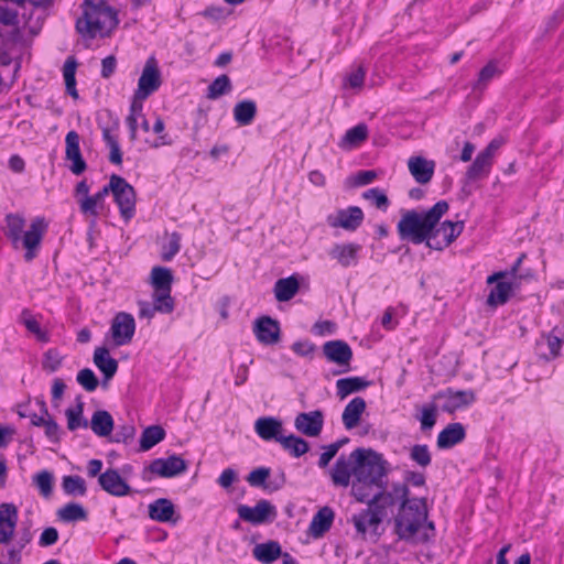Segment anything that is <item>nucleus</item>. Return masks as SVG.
I'll list each match as a JSON object with an SVG mask.
<instances>
[{
    "label": "nucleus",
    "mask_w": 564,
    "mask_h": 564,
    "mask_svg": "<svg viewBox=\"0 0 564 564\" xmlns=\"http://www.w3.org/2000/svg\"><path fill=\"white\" fill-rule=\"evenodd\" d=\"M410 490L406 484L392 485L391 491L384 488L373 494L372 502H379L387 510L388 507L400 502L397 516L393 519V532L399 540L412 545L426 544L435 536V525L429 521V509L425 498H409Z\"/></svg>",
    "instance_id": "1"
},
{
    "label": "nucleus",
    "mask_w": 564,
    "mask_h": 564,
    "mask_svg": "<svg viewBox=\"0 0 564 564\" xmlns=\"http://www.w3.org/2000/svg\"><path fill=\"white\" fill-rule=\"evenodd\" d=\"M448 209L449 205L446 200H438L425 212H417L415 209L403 212L397 225L400 239L414 245L425 242L429 247L434 226L438 225L441 218Z\"/></svg>",
    "instance_id": "2"
},
{
    "label": "nucleus",
    "mask_w": 564,
    "mask_h": 564,
    "mask_svg": "<svg viewBox=\"0 0 564 564\" xmlns=\"http://www.w3.org/2000/svg\"><path fill=\"white\" fill-rule=\"evenodd\" d=\"M83 15L76 21V31L84 37L108 36L118 25V13L104 0H84Z\"/></svg>",
    "instance_id": "3"
},
{
    "label": "nucleus",
    "mask_w": 564,
    "mask_h": 564,
    "mask_svg": "<svg viewBox=\"0 0 564 564\" xmlns=\"http://www.w3.org/2000/svg\"><path fill=\"white\" fill-rule=\"evenodd\" d=\"M24 226L25 219L21 214H8L6 216L4 235L11 240L14 248L22 245L25 249L24 260L30 262L37 256L47 224L43 217H36L22 236Z\"/></svg>",
    "instance_id": "4"
},
{
    "label": "nucleus",
    "mask_w": 564,
    "mask_h": 564,
    "mask_svg": "<svg viewBox=\"0 0 564 564\" xmlns=\"http://www.w3.org/2000/svg\"><path fill=\"white\" fill-rule=\"evenodd\" d=\"M355 462V478L358 481L375 484L377 488H386L383 478L387 476V462L382 455L371 448H356L351 452Z\"/></svg>",
    "instance_id": "5"
},
{
    "label": "nucleus",
    "mask_w": 564,
    "mask_h": 564,
    "mask_svg": "<svg viewBox=\"0 0 564 564\" xmlns=\"http://www.w3.org/2000/svg\"><path fill=\"white\" fill-rule=\"evenodd\" d=\"M109 188L119 207L121 217L124 221H129L135 214L137 195L133 186L122 176L112 174L109 180Z\"/></svg>",
    "instance_id": "6"
},
{
    "label": "nucleus",
    "mask_w": 564,
    "mask_h": 564,
    "mask_svg": "<svg viewBox=\"0 0 564 564\" xmlns=\"http://www.w3.org/2000/svg\"><path fill=\"white\" fill-rule=\"evenodd\" d=\"M387 517V510L379 502L373 503L372 498L368 501V507L359 513L352 516V523L358 533L366 534L371 530L377 534L379 525Z\"/></svg>",
    "instance_id": "7"
},
{
    "label": "nucleus",
    "mask_w": 564,
    "mask_h": 564,
    "mask_svg": "<svg viewBox=\"0 0 564 564\" xmlns=\"http://www.w3.org/2000/svg\"><path fill=\"white\" fill-rule=\"evenodd\" d=\"M433 401H444L441 405V410L453 414L458 410L469 406L476 399L473 390H454L447 388L436 392L432 397Z\"/></svg>",
    "instance_id": "8"
},
{
    "label": "nucleus",
    "mask_w": 564,
    "mask_h": 564,
    "mask_svg": "<svg viewBox=\"0 0 564 564\" xmlns=\"http://www.w3.org/2000/svg\"><path fill=\"white\" fill-rule=\"evenodd\" d=\"M463 230L464 221L445 220L438 223V225L434 226L429 248L438 251L444 250L455 241Z\"/></svg>",
    "instance_id": "9"
},
{
    "label": "nucleus",
    "mask_w": 564,
    "mask_h": 564,
    "mask_svg": "<svg viewBox=\"0 0 564 564\" xmlns=\"http://www.w3.org/2000/svg\"><path fill=\"white\" fill-rule=\"evenodd\" d=\"M237 512L241 520L252 524L265 523L276 517L275 507L264 499L259 500L254 507L239 505Z\"/></svg>",
    "instance_id": "10"
},
{
    "label": "nucleus",
    "mask_w": 564,
    "mask_h": 564,
    "mask_svg": "<svg viewBox=\"0 0 564 564\" xmlns=\"http://www.w3.org/2000/svg\"><path fill=\"white\" fill-rule=\"evenodd\" d=\"M161 73L154 57H150L143 67L142 74L138 80L137 98L147 99L161 86Z\"/></svg>",
    "instance_id": "11"
},
{
    "label": "nucleus",
    "mask_w": 564,
    "mask_h": 564,
    "mask_svg": "<svg viewBox=\"0 0 564 564\" xmlns=\"http://www.w3.org/2000/svg\"><path fill=\"white\" fill-rule=\"evenodd\" d=\"M35 405L39 408V413L33 415L31 425L43 427L45 436L54 444L61 441V427L57 422L50 414L45 401L41 398L35 399Z\"/></svg>",
    "instance_id": "12"
},
{
    "label": "nucleus",
    "mask_w": 564,
    "mask_h": 564,
    "mask_svg": "<svg viewBox=\"0 0 564 564\" xmlns=\"http://www.w3.org/2000/svg\"><path fill=\"white\" fill-rule=\"evenodd\" d=\"M110 332L116 346H123L131 343L135 332L133 316L126 312L118 313L111 322Z\"/></svg>",
    "instance_id": "13"
},
{
    "label": "nucleus",
    "mask_w": 564,
    "mask_h": 564,
    "mask_svg": "<svg viewBox=\"0 0 564 564\" xmlns=\"http://www.w3.org/2000/svg\"><path fill=\"white\" fill-rule=\"evenodd\" d=\"M365 218L364 212L358 206H350L345 209H338L335 215L327 217V224L332 228H343L347 231H356Z\"/></svg>",
    "instance_id": "14"
},
{
    "label": "nucleus",
    "mask_w": 564,
    "mask_h": 564,
    "mask_svg": "<svg viewBox=\"0 0 564 564\" xmlns=\"http://www.w3.org/2000/svg\"><path fill=\"white\" fill-rule=\"evenodd\" d=\"M188 465L178 455H171L167 458H156L151 462L148 470L164 478H172L185 473Z\"/></svg>",
    "instance_id": "15"
},
{
    "label": "nucleus",
    "mask_w": 564,
    "mask_h": 564,
    "mask_svg": "<svg viewBox=\"0 0 564 564\" xmlns=\"http://www.w3.org/2000/svg\"><path fill=\"white\" fill-rule=\"evenodd\" d=\"M253 333L259 343L275 345L281 339V328L276 319L270 316H261L256 319Z\"/></svg>",
    "instance_id": "16"
},
{
    "label": "nucleus",
    "mask_w": 564,
    "mask_h": 564,
    "mask_svg": "<svg viewBox=\"0 0 564 564\" xmlns=\"http://www.w3.org/2000/svg\"><path fill=\"white\" fill-rule=\"evenodd\" d=\"M294 426L300 433L308 437H316L323 430L324 414L321 410L301 412L294 420Z\"/></svg>",
    "instance_id": "17"
},
{
    "label": "nucleus",
    "mask_w": 564,
    "mask_h": 564,
    "mask_svg": "<svg viewBox=\"0 0 564 564\" xmlns=\"http://www.w3.org/2000/svg\"><path fill=\"white\" fill-rule=\"evenodd\" d=\"M98 484L102 490L115 497H123L131 492V487L115 468H108L98 476Z\"/></svg>",
    "instance_id": "18"
},
{
    "label": "nucleus",
    "mask_w": 564,
    "mask_h": 564,
    "mask_svg": "<svg viewBox=\"0 0 564 564\" xmlns=\"http://www.w3.org/2000/svg\"><path fill=\"white\" fill-rule=\"evenodd\" d=\"M323 354L326 359L338 366H345L347 371L352 359V350L350 346L340 339L329 340L323 345Z\"/></svg>",
    "instance_id": "19"
},
{
    "label": "nucleus",
    "mask_w": 564,
    "mask_h": 564,
    "mask_svg": "<svg viewBox=\"0 0 564 564\" xmlns=\"http://www.w3.org/2000/svg\"><path fill=\"white\" fill-rule=\"evenodd\" d=\"M332 482L336 487H348L351 476L355 477V462L351 453L349 455L341 454L329 470Z\"/></svg>",
    "instance_id": "20"
},
{
    "label": "nucleus",
    "mask_w": 564,
    "mask_h": 564,
    "mask_svg": "<svg viewBox=\"0 0 564 564\" xmlns=\"http://www.w3.org/2000/svg\"><path fill=\"white\" fill-rule=\"evenodd\" d=\"M18 523V508L14 503L2 502L0 505V544H8Z\"/></svg>",
    "instance_id": "21"
},
{
    "label": "nucleus",
    "mask_w": 564,
    "mask_h": 564,
    "mask_svg": "<svg viewBox=\"0 0 564 564\" xmlns=\"http://www.w3.org/2000/svg\"><path fill=\"white\" fill-rule=\"evenodd\" d=\"M507 274H508L507 272L501 271V272H496L487 278L488 284H491V283L498 281L497 284L491 289V291L487 297L488 305H490V306L502 305L509 300V297L512 293V290H513L512 283L501 281V279H503Z\"/></svg>",
    "instance_id": "22"
},
{
    "label": "nucleus",
    "mask_w": 564,
    "mask_h": 564,
    "mask_svg": "<svg viewBox=\"0 0 564 564\" xmlns=\"http://www.w3.org/2000/svg\"><path fill=\"white\" fill-rule=\"evenodd\" d=\"M65 143H66V151H65L66 159L72 161V165L69 166V170L75 175H80L87 169V164L80 153L79 134L74 130L69 131L66 134Z\"/></svg>",
    "instance_id": "23"
},
{
    "label": "nucleus",
    "mask_w": 564,
    "mask_h": 564,
    "mask_svg": "<svg viewBox=\"0 0 564 564\" xmlns=\"http://www.w3.org/2000/svg\"><path fill=\"white\" fill-rule=\"evenodd\" d=\"M361 246L355 242L335 243L328 251L329 257L343 268H349L358 263V253Z\"/></svg>",
    "instance_id": "24"
},
{
    "label": "nucleus",
    "mask_w": 564,
    "mask_h": 564,
    "mask_svg": "<svg viewBox=\"0 0 564 564\" xmlns=\"http://www.w3.org/2000/svg\"><path fill=\"white\" fill-rule=\"evenodd\" d=\"M254 431L263 441H275L283 436V423L274 416H261L254 422Z\"/></svg>",
    "instance_id": "25"
},
{
    "label": "nucleus",
    "mask_w": 564,
    "mask_h": 564,
    "mask_svg": "<svg viewBox=\"0 0 564 564\" xmlns=\"http://www.w3.org/2000/svg\"><path fill=\"white\" fill-rule=\"evenodd\" d=\"M408 167L419 184H427L434 175L435 162L423 156H411Z\"/></svg>",
    "instance_id": "26"
},
{
    "label": "nucleus",
    "mask_w": 564,
    "mask_h": 564,
    "mask_svg": "<svg viewBox=\"0 0 564 564\" xmlns=\"http://www.w3.org/2000/svg\"><path fill=\"white\" fill-rule=\"evenodd\" d=\"M466 437V430L462 423H449L437 435V447L441 449L452 448L462 443Z\"/></svg>",
    "instance_id": "27"
},
{
    "label": "nucleus",
    "mask_w": 564,
    "mask_h": 564,
    "mask_svg": "<svg viewBox=\"0 0 564 564\" xmlns=\"http://www.w3.org/2000/svg\"><path fill=\"white\" fill-rule=\"evenodd\" d=\"M94 364L104 373L102 386L112 379L118 370V361L110 356L108 348L97 347L94 352Z\"/></svg>",
    "instance_id": "28"
},
{
    "label": "nucleus",
    "mask_w": 564,
    "mask_h": 564,
    "mask_svg": "<svg viewBox=\"0 0 564 564\" xmlns=\"http://www.w3.org/2000/svg\"><path fill=\"white\" fill-rule=\"evenodd\" d=\"M335 513L329 507L321 508L313 517L308 533L315 539L322 538L332 527Z\"/></svg>",
    "instance_id": "29"
},
{
    "label": "nucleus",
    "mask_w": 564,
    "mask_h": 564,
    "mask_svg": "<svg viewBox=\"0 0 564 564\" xmlns=\"http://www.w3.org/2000/svg\"><path fill=\"white\" fill-rule=\"evenodd\" d=\"M366 406V401L361 397H356L348 402L341 414L343 424L347 430H352L359 424Z\"/></svg>",
    "instance_id": "30"
},
{
    "label": "nucleus",
    "mask_w": 564,
    "mask_h": 564,
    "mask_svg": "<svg viewBox=\"0 0 564 564\" xmlns=\"http://www.w3.org/2000/svg\"><path fill=\"white\" fill-rule=\"evenodd\" d=\"M175 507L170 499L159 498L149 505V517L158 522H175Z\"/></svg>",
    "instance_id": "31"
},
{
    "label": "nucleus",
    "mask_w": 564,
    "mask_h": 564,
    "mask_svg": "<svg viewBox=\"0 0 564 564\" xmlns=\"http://www.w3.org/2000/svg\"><path fill=\"white\" fill-rule=\"evenodd\" d=\"M111 192L109 188V183L105 185L98 193L95 195H86L79 199V208L80 212L85 215H90L96 218L99 215L98 208H101L105 202V197Z\"/></svg>",
    "instance_id": "32"
},
{
    "label": "nucleus",
    "mask_w": 564,
    "mask_h": 564,
    "mask_svg": "<svg viewBox=\"0 0 564 564\" xmlns=\"http://www.w3.org/2000/svg\"><path fill=\"white\" fill-rule=\"evenodd\" d=\"M536 347L542 358L547 361L553 360L560 356L562 339L552 332L550 334L542 335L536 341Z\"/></svg>",
    "instance_id": "33"
},
{
    "label": "nucleus",
    "mask_w": 564,
    "mask_h": 564,
    "mask_svg": "<svg viewBox=\"0 0 564 564\" xmlns=\"http://www.w3.org/2000/svg\"><path fill=\"white\" fill-rule=\"evenodd\" d=\"M88 424L93 432L99 437L109 436L115 425L111 414L106 410L95 411Z\"/></svg>",
    "instance_id": "34"
},
{
    "label": "nucleus",
    "mask_w": 564,
    "mask_h": 564,
    "mask_svg": "<svg viewBox=\"0 0 564 564\" xmlns=\"http://www.w3.org/2000/svg\"><path fill=\"white\" fill-rule=\"evenodd\" d=\"M300 289L299 280L291 275L289 278L279 279L274 284V295L279 302H288L294 297Z\"/></svg>",
    "instance_id": "35"
},
{
    "label": "nucleus",
    "mask_w": 564,
    "mask_h": 564,
    "mask_svg": "<svg viewBox=\"0 0 564 564\" xmlns=\"http://www.w3.org/2000/svg\"><path fill=\"white\" fill-rule=\"evenodd\" d=\"M369 386L370 381L361 377L341 378L336 381L337 395L344 399L351 393L365 390Z\"/></svg>",
    "instance_id": "36"
},
{
    "label": "nucleus",
    "mask_w": 564,
    "mask_h": 564,
    "mask_svg": "<svg viewBox=\"0 0 564 564\" xmlns=\"http://www.w3.org/2000/svg\"><path fill=\"white\" fill-rule=\"evenodd\" d=\"M491 164L492 159L485 153L479 152L471 165L466 171V180L470 182L488 175Z\"/></svg>",
    "instance_id": "37"
},
{
    "label": "nucleus",
    "mask_w": 564,
    "mask_h": 564,
    "mask_svg": "<svg viewBox=\"0 0 564 564\" xmlns=\"http://www.w3.org/2000/svg\"><path fill=\"white\" fill-rule=\"evenodd\" d=\"M257 115V104L251 99L237 102L234 107V118L240 126L250 124Z\"/></svg>",
    "instance_id": "38"
},
{
    "label": "nucleus",
    "mask_w": 564,
    "mask_h": 564,
    "mask_svg": "<svg viewBox=\"0 0 564 564\" xmlns=\"http://www.w3.org/2000/svg\"><path fill=\"white\" fill-rule=\"evenodd\" d=\"M281 545L276 541L258 544L253 549V556L263 564H271L281 556Z\"/></svg>",
    "instance_id": "39"
},
{
    "label": "nucleus",
    "mask_w": 564,
    "mask_h": 564,
    "mask_svg": "<svg viewBox=\"0 0 564 564\" xmlns=\"http://www.w3.org/2000/svg\"><path fill=\"white\" fill-rule=\"evenodd\" d=\"M279 443L281 444L282 448L286 451L290 455L293 457H301L305 453L308 452L310 445L308 443L294 434H291L289 436H282L281 440H279Z\"/></svg>",
    "instance_id": "40"
},
{
    "label": "nucleus",
    "mask_w": 564,
    "mask_h": 564,
    "mask_svg": "<svg viewBox=\"0 0 564 564\" xmlns=\"http://www.w3.org/2000/svg\"><path fill=\"white\" fill-rule=\"evenodd\" d=\"M165 438V431L161 425L145 427L140 437L141 451H149Z\"/></svg>",
    "instance_id": "41"
},
{
    "label": "nucleus",
    "mask_w": 564,
    "mask_h": 564,
    "mask_svg": "<svg viewBox=\"0 0 564 564\" xmlns=\"http://www.w3.org/2000/svg\"><path fill=\"white\" fill-rule=\"evenodd\" d=\"M173 275L169 268L154 267L151 271V283L154 291H171Z\"/></svg>",
    "instance_id": "42"
},
{
    "label": "nucleus",
    "mask_w": 564,
    "mask_h": 564,
    "mask_svg": "<svg viewBox=\"0 0 564 564\" xmlns=\"http://www.w3.org/2000/svg\"><path fill=\"white\" fill-rule=\"evenodd\" d=\"M270 475V468L267 467H259L253 469L247 477V481L252 487H264L270 488L271 490H278L280 489L283 484L285 482V475L284 473H281L280 476V482L274 486H265V479Z\"/></svg>",
    "instance_id": "43"
},
{
    "label": "nucleus",
    "mask_w": 564,
    "mask_h": 564,
    "mask_svg": "<svg viewBox=\"0 0 564 564\" xmlns=\"http://www.w3.org/2000/svg\"><path fill=\"white\" fill-rule=\"evenodd\" d=\"M436 402L437 401L432 400L430 403L422 405L420 409L421 413L416 416V419L420 421L421 431L423 432L431 431L436 424L438 411Z\"/></svg>",
    "instance_id": "44"
},
{
    "label": "nucleus",
    "mask_w": 564,
    "mask_h": 564,
    "mask_svg": "<svg viewBox=\"0 0 564 564\" xmlns=\"http://www.w3.org/2000/svg\"><path fill=\"white\" fill-rule=\"evenodd\" d=\"M368 138V127L365 123H359L351 129L347 130L340 141V147H357Z\"/></svg>",
    "instance_id": "45"
},
{
    "label": "nucleus",
    "mask_w": 564,
    "mask_h": 564,
    "mask_svg": "<svg viewBox=\"0 0 564 564\" xmlns=\"http://www.w3.org/2000/svg\"><path fill=\"white\" fill-rule=\"evenodd\" d=\"M61 520L65 522H74L79 520H86L88 513L85 508L77 502H69L57 511Z\"/></svg>",
    "instance_id": "46"
},
{
    "label": "nucleus",
    "mask_w": 564,
    "mask_h": 564,
    "mask_svg": "<svg viewBox=\"0 0 564 564\" xmlns=\"http://www.w3.org/2000/svg\"><path fill=\"white\" fill-rule=\"evenodd\" d=\"M76 67H77V63L74 57H68L63 67V75H64L66 91L75 99L78 98V91L76 89V77H75Z\"/></svg>",
    "instance_id": "47"
},
{
    "label": "nucleus",
    "mask_w": 564,
    "mask_h": 564,
    "mask_svg": "<svg viewBox=\"0 0 564 564\" xmlns=\"http://www.w3.org/2000/svg\"><path fill=\"white\" fill-rule=\"evenodd\" d=\"M84 403L78 399L76 408H68L65 411V415L67 417V429L69 431H75L78 427L86 429L88 426V421L83 417Z\"/></svg>",
    "instance_id": "48"
},
{
    "label": "nucleus",
    "mask_w": 564,
    "mask_h": 564,
    "mask_svg": "<svg viewBox=\"0 0 564 564\" xmlns=\"http://www.w3.org/2000/svg\"><path fill=\"white\" fill-rule=\"evenodd\" d=\"M62 488L68 496H85L87 491L86 482L80 476H64Z\"/></svg>",
    "instance_id": "49"
},
{
    "label": "nucleus",
    "mask_w": 564,
    "mask_h": 564,
    "mask_svg": "<svg viewBox=\"0 0 564 564\" xmlns=\"http://www.w3.org/2000/svg\"><path fill=\"white\" fill-rule=\"evenodd\" d=\"M231 90V82L227 75L218 76L207 89L208 99H217Z\"/></svg>",
    "instance_id": "50"
},
{
    "label": "nucleus",
    "mask_w": 564,
    "mask_h": 564,
    "mask_svg": "<svg viewBox=\"0 0 564 564\" xmlns=\"http://www.w3.org/2000/svg\"><path fill=\"white\" fill-rule=\"evenodd\" d=\"M410 459L414 462L417 466L422 468H426L431 465L432 455L429 449V446L425 444H416L410 448L409 453Z\"/></svg>",
    "instance_id": "51"
},
{
    "label": "nucleus",
    "mask_w": 564,
    "mask_h": 564,
    "mask_svg": "<svg viewBox=\"0 0 564 564\" xmlns=\"http://www.w3.org/2000/svg\"><path fill=\"white\" fill-rule=\"evenodd\" d=\"M20 318H21V322L23 323V325L25 326V328L30 333L34 334L40 341H43V343L48 341L50 338H48L47 333L42 330L40 324L31 315L29 310H23Z\"/></svg>",
    "instance_id": "52"
},
{
    "label": "nucleus",
    "mask_w": 564,
    "mask_h": 564,
    "mask_svg": "<svg viewBox=\"0 0 564 564\" xmlns=\"http://www.w3.org/2000/svg\"><path fill=\"white\" fill-rule=\"evenodd\" d=\"M153 305L156 306L159 313H171L174 310V300L171 296V291H154Z\"/></svg>",
    "instance_id": "53"
},
{
    "label": "nucleus",
    "mask_w": 564,
    "mask_h": 564,
    "mask_svg": "<svg viewBox=\"0 0 564 564\" xmlns=\"http://www.w3.org/2000/svg\"><path fill=\"white\" fill-rule=\"evenodd\" d=\"M362 198L370 200L378 209L386 212L390 200L384 192L378 187L369 188L362 193Z\"/></svg>",
    "instance_id": "54"
},
{
    "label": "nucleus",
    "mask_w": 564,
    "mask_h": 564,
    "mask_svg": "<svg viewBox=\"0 0 564 564\" xmlns=\"http://www.w3.org/2000/svg\"><path fill=\"white\" fill-rule=\"evenodd\" d=\"M373 487H376L375 484L358 481L357 478H355L351 482V495L357 501L368 503L373 496L371 495Z\"/></svg>",
    "instance_id": "55"
},
{
    "label": "nucleus",
    "mask_w": 564,
    "mask_h": 564,
    "mask_svg": "<svg viewBox=\"0 0 564 564\" xmlns=\"http://www.w3.org/2000/svg\"><path fill=\"white\" fill-rule=\"evenodd\" d=\"M377 173L372 170L359 171L357 174L346 178L345 186L347 188L365 186L375 181Z\"/></svg>",
    "instance_id": "56"
},
{
    "label": "nucleus",
    "mask_w": 564,
    "mask_h": 564,
    "mask_svg": "<svg viewBox=\"0 0 564 564\" xmlns=\"http://www.w3.org/2000/svg\"><path fill=\"white\" fill-rule=\"evenodd\" d=\"M181 249V235L176 231L172 232L169 237V242L162 246V260L171 261Z\"/></svg>",
    "instance_id": "57"
},
{
    "label": "nucleus",
    "mask_w": 564,
    "mask_h": 564,
    "mask_svg": "<svg viewBox=\"0 0 564 564\" xmlns=\"http://www.w3.org/2000/svg\"><path fill=\"white\" fill-rule=\"evenodd\" d=\"M33 480L42 496L50 497L52 495L54 477L51 471L42 470L34 476Z\"/></svg>",
    "instance_id": "58"
},
{
    "label": "nucleus",
    "mask_w": 564,
    "mask_h": 564,
    "mask_svg": "<svg viewBox=\"0 0 564 564\" xmlns=\"http://www.w3.org/2000/svg\"><path fill=\"white\" fill-rule=\"evenodd\" d=\"M76 380L88 392L95 391L99 383L96 375L89 368L79 370Z\"/></svg>",
    "instance_id": "59"
},
{
    "label": "nucleus",
    "mask_w": 564,
    "mask_h": 564,
    "mask_svg": "<svg viewBox=\"0 0 564 564\" xmlns=\"http://www.w3.org/2000/svg\"><path fill=\"white\" fill-rule=\"evenodd\" d=\"M499 73L498 66L495 62H489L485 67H482L478 74L477 83L475 84V89H480L485 87L497 74Z\"/></svg>",
    "instance_id": "60"
},
{
    "label": "nucleus",
    "mask_w": 564,
    "mask_h": 564,
    "mask_svg": "<svg viewBox=\"0 0 564 564\" xmlns=\"http://www.w3.org/2000/svg\"><path fill=\"white\" fill-rule=\"evenodd\" d=\"M63 357L59 355L57 349H48L44 354L42 367L48 372H55L62 365Z\"/></svg>",
    "instance_id": "61"
},
{
    "label": "nucleus",
    "mask_w": 564,
    "mask_h": 564,
    "mask_svg": "<svg viewBox=\"0 0 564 564\" xmlns=\"http://www.w3.org/2000/svg\"><path fill=\"white\" fill-rule=\"evenodd\" d=\"M135 435V427L132 424H122L118 426L112 442L116 443H129Z\"/></svg>",
    "instance_id": "62"
},
{
    "label": "nucleus",
    "mask_w": 564,
    "mask_h": 564,
    "mask_svg": "<svg viewBox=\"0 0 564 564\" xmlns=\"http://www.w3.org/2000/svg\"><path fill=\"white\" fill-rule=\"evenodd\" d=\"M0 23L7 26H17L19 24V12L0 4Z\"/></svg>",
    "instance_id": "63"
},
{
    "label": "nucleus",
    "mask_w": 564,
    "mask_h": 564,
    "mask_svg": "<svg viewBox=\"0 0 564 564\" xmlns=\"http://www.w3.org/2000/svg\"><path fill=\"white\" fill-rule=\"evenodd\" d=\"M57 540H58L57 530L53 527H50V528H46L42 532L40 540H39V544L43 547H46V546H50V545H53L54 543H56Z\"/></svg>",
    "instance_id": "64"
}]
</instances>
